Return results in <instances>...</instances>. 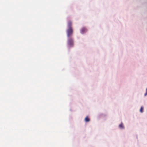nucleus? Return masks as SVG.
<instances>
[{
    "mask_svg": "<svg viewBox=\"0 0 147 147\" xmlns=\"http://www.w3.org/2000/svg\"><path fill=\"white\" fill-rule=\"evenodd\" d=\"M147 95V88L146 89V93L144 94V96H146Z\"/></svg>",
    "mask_w": 147,
    "mask_h": 147,
    "instance_id": "obj_8",
    "label": "nucleus"
},
{
    "mask_svg": "<svg viewBox=\"0 0 147 147\" xmlns=\"http://www.w3.org/2000/svg\"><path fill=\"white\" fill-rule=\"evenodd\" d=\"M87 31L85 27L82 28L80 31V32L82 34L84 33V32Z\"/></svg>",
    "mask_w": 147,
    "mask_h": 147,
    "instance_id": "obj_4",
    "label": "nucleus"
},
{
    "mask_svg": "<svg viewBox=\"0 0 147 147\" xmlns=\"http://www.w3.org/2000/svg\"><path fill=\"white\" fill-rule=\"evenodd\" d=\"M67 43L69 47H72L73 46L74 43L72 37L68 38Z\"/></svg>",
    "mask_w": 147,
    "mask_h": 147,
    "instance_id": "obj_1",
    "label": "nucleus"
},
{
    "mask_svg": "<svg viewBox=\"0 0 147 147\" xmlns=\"http://www.w3.org/2000/svg\"><path fill=\"white\" fill-rule=\"evenodd\" d=\"M72 25V23L71 22V21H69L67 23V26L68 28H72L71 26Z\"/></svg>",
    "mask_w": 147,
    "mask_h": 147,
    "instance_id": "obj_3",
    "label": "nucleus"
},
{
    "mask_svg": "<svg viewBox=\"0 0 147 147\" xmlns=\"http://www.w3.org/2000/svg\"><path fill=\"white\" fill-rule=\"evenodd\" d=\"M85 121L86 122H88L90 121V119L88 117V116L86 117L85 119Z\"/></svg>",
    "mask_w": 147,
    "mask_h": 147,
    "instance_id": "obj_6",
    "label": "nucleus"
},
{
    "mask_svg": "<svg viewBox=\"0 0 147 147\" xmlns=\"http://www.w3.org/2000/svg\"><path fill=\"white\" fill-rule=\"evenodd\" d=\"M143 111V108L142 107L140 109V111L141 113H142Z\"/></svg>",
    "mask_w": 147,
    "mask_h": 147,
    "instance_id": "obj_7",
    "label": "nucleus"
},
{
    "mask_svg": "<svg viewBox=\"0 0 147 147\" xmlns=\"http://www.w3.org/2000/svg\"><path fill=\"white\" fill-rule=\"evenodd\" d=\"M119 127L120 128L122 129H123L124 128V127L122 123H121V124L119 125Z\"/></svg>",
    "mask_w": 147,
    "mask_h": 147,
    "instance_id": "obj_5",
    "label": "nucleus"
},
{
    "mask_svg": "<svg viewBox=\"0 0 147 147\" xmlns=\"http://www.w3.org/2000/svg\"><path fill=\"white\" fill-rule=\"evenodd\" d=\"M73 29L72 28H68L67 30V36L68 37H71L73 33Z\"/></svg>",
    "mask_w": 147,
    "mask_h": 147,
    "instance_id": "obj_2",
    "label": "nucleus"
}]
</instances>
